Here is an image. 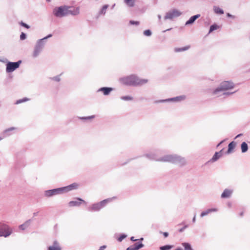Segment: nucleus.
Here are the masks:
<instances>
[{
	"label": "nucleus",
	"mask_w": 250,
	"mask_h": 250,
	"mask_svg": "<svg viewBox=\"0 0 250 250\" xmlns=\"http://www.w3.org/2000/svg\"><path fill=\"white\" fill-rule=\"evenodd\" d=\"M160 233H163V235H164V236L165 238H166V237H168V235H169V234H168V233L167 232H161H161H160Z\"/></svg>",
	"instance_id": "48"
},
{
	"label": "nucleus",
	"mask_w": 250,
	"mask_h": 250,
	"mask_svg": "<svg viewBox=\"0 0 250 250\" xmlns=\"http://www.w3.org/2000/svg\"><path fill=\"white\" fill-rule=\"evenodd\" d=\"M236 91H234V92H224L223 93V95H225L226 96H229L231 94H233V93H235Z\"/></svg>",
	"instance_id": "43"
},
{
	"label": "nucleus",
	"mask_w": 250,
	"mask_h": 250,
	"mask_svg": "<svg viewBox=\"0 0 250 250\" xmlns=\"http://www.w3.org/2000/svg\"><path fill=\"white\" fill-rule=\"evenodd\" d=\"M171 29V28H169V29H167V30H166L164 31V32H166V31H169V30H170Z\"/></svg>",
	"instance_id": "58"
},
{
	"label": "nucleus",
	"mask_w": 250,
	"mask_h": 250,
	"mask_svg": "<svg viewBox=\"0 0 250 250\" xmlns=\"http://www.w3.org/2000/svg\"><path fill=\"white\" fill-rule=\"evenodd\" d=\"M241 149L242 152L243 153L246 152L248 151V145L245 142H243L241 144Z\"/></svg>",
	"instance_id": "24"
},
{
	"label": "nucleus",
	"mask_w": 250,
	"mask_h": 250,
	"mask_svg": "<svg viewBox=\"0 0 250 250\" xmlns=\"http://www.w3.org/2000/svg\"><path fill=\"white\" fill-rule=\"evenodd\" d=\"M182 245L184 248L185 250H193L190 243L188 242H183Z\"/></svg>",
	"instance_id": "26"
},
{
	"label": "nucleus",
	"mask_w": 250,
	"mask_h": 250,
	"mask_svg": "<svg viewBox=\"0 0 250 250\" xmlns=\"http://www.w3.org/2000/svg\"><path fill=\"white\" fill-rule=\"evenodd\" d=\"M106 248V245H103L101 246L98 250H104Z\"/></svg>",
	"instance_id": "49"
},
{
	"label": "nucleus",
	"mask_w": 250,
	"mask_h": 250,
	"mask_svg": "<svg viewBox=\"0 0 250 250\" xmlns=\"http://www.w3.org/2000/svg\"><path fill=\"white\" fill-rule=\"evenodd\" d=\"M173 247H174L173 245H164V246L160 247L159 249L160 250H170Z\"/></svg>",
	"instance_id": "29"
},
{
	"label": "nucleus",
	"mask_w": 250,
	"mask_h": 250,
	"mask_svg": "<svg viewBox=\"0 0 250 250\" xmlns=\"http://www.w3.org/2000/svg\"><path fill=\"white\" fill-rule=\"evenodd\" d=\"M190 48V46H186L183 47H177L174 48V51L175 52H179L187 50Z\"/></svg>",
	"instance_id": "27"
},
{
	"label": "nucleus",
	"mask_w": 250,
	"mask_h": 250,
	"mask_svg": "<svg viewBox=\"0 0 250 250\" xmlns=\"http://www.w3.org/2000/svg\"><path fill=\"white\" fill-rule=\"evenodd\" d=\"M76 200L71 201L69 202L68 206L71 207H78L80 206L82 203L86 204V202L83 199L80 198H77Z\"/></svg>",
	"instance_id": "12"
},
{
	"label": "nucleus",
	"mask_w": 250,
	"mask_h": 250,
	"mask_svg": "<svg viewBox=\"0 0 250 250\" xmlns=\"http://www.w3.org/2000/svg\"><path fill=\"white\" fill-rule=\"evenodd\" d=\"M217 210V208H208V209H207L206 210L202 212L200 214V217H203L206 215H207L209 213H211L212 212H215Z\"/></svg>",
	"instance_id": "19"
},
{
	"label": "nucleus",
	"mask_w": 250,
	"mask_h": 250,
	"mask_svg": "<svg viewBox=\"0 0 250 250\" xmlns=\"http://www.w3.org/2000/svg\"><path fill=\"white\" fill-rule=\"evenodd\" d=\"M127 162H125V163L123 164V165H125V164H126Z\"/></svg>",
	"instance_id": "61"
},
{
	"label": "nucleus",
	"mask_w": 250,
	"mask_h": 250,
	"mask_svg": "<svg viewBox=\"0 0 250 250\" xmlns=\"http://www.w3.org/2000/svg\"><path fill=\"white\" fill-rule=\"evenodd\" d=\"M121 99L124 101L132 100L133 99V97L129 96H124L121 97Z\"/></svg>",
	"instance_id": "37"
},
{
	"label": "nucleus",
	"mask_w": 250,
	"mask_h": 250,
	"mask_svg": "<svg viewBox=\"0 0 250 250\" xmlns=\"http://www.w3.org/2000/svg\"><path fill=\"white\" fill-rule=\"evenodd\" d=\"M2 139V138L0 137V141Z\"/></svg>",
	"instance_id": "59"
},
{
	"label": "nucleus",
	"mask_w": 250,
	"mask_h": 250,
	"mask_svg": "<svg viewBox=\"0 0 250 250\" xmlns=\"http://www.w3.org/2000/svg\"><path fill=\"white\" fill-rule=\"evenodd\" d=\"M52 36V35L50 34H48L47 36L37 41L34 47V49L32 55L33 58H36L39 56L44 46L46 40Z\"/></svg>",
	"instance_id": "3"
},
{
	"label": "nucleus",
	"mask_w": 250,
	"mask_h": 250,
	"mask_svg": "<svg viewBox=\"0 0 250 250\" xmlns=\"http://www.w3.org/2000/svg\"><path fill=\"white\" fill-rule=\"evenodd\" d=\"M219 26L216 23H214L210 25L209 27L208 33H210L214 30H216L219 28Z\"/></svg>",
	"instance_id": "30"
},
{
	"label": "nucleus",
	"mask_w": 250,
	"mask_h": 250,
	"mask_svg": "<svg viewBox=\"0 0 250 250\" xmlns=\"http://www.w3.org/2000/svg\"><path fill=\"white\" fill-rule=\"evenodd\" d=\"M27 37L26 34L24 33V32H21V35H20V40H24L26 39Z\"/></svg>",
	"instance_id": "40"
},
{
	"label": "nucleus",
	"mask_w": 250,
	"mask_h": 250,
	"mask_svg": "<svg viewBox=\"0 0 250 250\" xmlns=\"http://www.w3.org/2000/svg\"><path fill=\"white\" fill-rule=\"evenodd\" d=\"M242 135H243V134H242V133L239 134H238L237 135H236V136H235V138H234V139H237V138H239V137H240L242 136Z\"/></svg>",
	"instance_id": "51"
},
{
	"label": "nucleus",
	"mask_w": 250,
	"mask_h": 250,
	"mask_svg": "<svg viewBox=\"0 0 250 250\" xmlns=\"http://www.w3.org/2000/svg\"><path fill=\"white\" fill-rule=\"evenodd\" d=\"M213 9L214 13L217 14L222 15L224 13V10L218 6H214Z\"/></svg>",
	"instance_id": "23"
},
{
	"label": "nucleus",
	"mask_w": 250,
	"mask_h": 250,
	"mask_svg": "<svg viewBox=\"0 0 250 250\" xmlns=\"http://www.w3.org/2000/svg\"><path fill=\"white\" fill-rule=\"evenodd\" d=\"M188 227V225H185L183 227H182V228H181L179 229V232H182Z\"/></svg>",
	"instance_id": "44"
},
{
	"label": "nucleus",
	"mask_w": 250,
	"mask_h": 250,
	"mask_svg": "<svg viewBox=\"0 0 250 250\" xmlns=\"http://www.w3.org/2000/svg\"><path fill=\"white\" fill-rule=\"evenodd\" d=\"M38 213H39V212H38V211L36 212H34V213H33V216H34V217H35V216H37V215H38Z\"/></svg>",
	"instance_id": "53"
},
{
	"label": "nucleus",
	"mask_w": 250,
	"mask_h": 250,
	"mask_svg": "<svg viewBox=\"0 0 250 250\" xmlns=\"http://www.w3.org/2000/svg\"><path fill=\"white\" fill-rule=\"evenodd\" d=\"M181 13L176 9H173L172 11L166 13L164 17L165 20L170 19L172 20L173 18H177L180 16Z\"/></svg>",
	"instance_id": "10"
},
{
	"label": "nucleus",
	"mask_w": 250,
	"mask_h": 250,
	"mask_svg": "<svg viewBox=\"0 0 250 250\" xmlns=\"http://www.w3.org/2000/svg\"><path fill=\"white\" fill-rule=\"evenodd\" d=\"M47 250H61V248L60 247L49 246L48 247Z\"/></svg>",
	"instance_id": "38"
},
{
	"label": "nucleus",
	"mask_w": 250,
	"mask_h": 250,
	"mask_svg": "<svg viewBox=\"0 0 250 250\" xmlns=\"http://www.w3.org/2000/svg\"><path fill=\"white\" fill-rule=\"evenodd\" d=\"M136 0H124V2L129 7H132L135 5V2Z\"/></svg>",
	"instance_id": "28"
},
{
	"label": "nucleus",
	"mask_w": 250,
	"mask_h": 250,
	"mask_svg": "<svg viewBox=\"0 0 250 250\" xmlns=\"http://www.w3.org/2000/svg\"><path fill=\"white\" fill-rule=\"evenodd\" d=\"M224 141V140H223L222 141H221L217 146H219Z\"/></svg>",
	"instance_id": "56"
},
{
	"label": "nucleus",
	"mask_w": 250,
	"mask_h": 250,
	"mask_svg": "<svg viewBox=\"0 0 250 250\" xmlns=\"http://www.w3.org/2000/svg\"><path fill=\"white\" fill-rule=\"evenodd\" d=\"M192 221L193 223H195L196 221V214L194 215V217L192 218Z\"/></svg>",
	"instance_id": "52"
},
{
	"label": "nucleus",
	"mask_w": 250,
	"mask_h": 250,
	"mask_svg": "<svg viewBox=\"0 0 250 250\" xmlns=\"http://www.w3.org/2000/svg\"><path fill=\"white\" fill-rule=\"evenodd\" d=\"M143 34L146 37H150L152 35V32L150 29H147L144 31Z\"/></svg>",
	"instance_id": "35"
},
{
	"label": "nucleus",
	"mask_w": 250,
	"mask_h": 250,
	"mask_svg": "<svg viewBox=\"0 0 250 250\" xmlns=\"http://www.w3.org/2000/svg\"><path fill=\"white\" fill-rule=\"evenodd\" d=\"M47 1H50V0H46Z\"/></svg>",
	"instance_id": "62"
},
{
	"label": "nucleus",
	"mask_w": 250,
	"mask_h": 250,
	"mask_svg": "<svg viewBox=\"0 0 250 250\" xmlns=\"http://www.w3.org/2000/svg\"><path fill=\"white\" fill-rule=\"evenodd\" d=\"M29 100H30V99L29 98H26V97H24V98H23L22 99L17 100L16 102H15V104H21V103H24V102H27V101H28Z\"/></svg>",
	"instance_id": "32"
},
{
	"label": "nucleus",
	"mask_w": 250,
	"mask_h": 250,
	"mask_svg": "<svg viewBox=\"0 0 250 250\" xmlns=\"http://www.w3.org/2000/svg\"><path fill=\"white\" fill-rule=\"evenodd\" d=\"M31 220L29 219L27 221H26L25 222H24L23 224L19 226V228L21 230H25L29 226V222H30Z\"/></svg>",
	"instance_id": "25"
},
{
	"label": "nucleus",
	"mask_w": 250,
	"mask_h": 250,
	"mask_svg": "<svg viewBox=\"0 0 250 250\" xmlns=\"http://www.w3.org/2000/svg\"><path fill=\"white\" fill-rule=\"evenodd\" d=\"M226 16L228 18H232V19H235L236 18V17L235 16L232 15L229 13H227Z\"/></svg>",
	"instance_id": "45"
},
{
	"label": "nucleus",
	"mask_w": 250,
	"mask_h": 250,
	"mask_svg": "<svg viewBox=\"0 0 250 250\" xmlns=\"http://www.w3.org/2000/svg\"><path fill=\"white\" fill-rule=\"evenodd\" d=\"M243 214H244V212H241L240 213L239 215H240V216L242 217V216H243Z\"/></svg>",
	"instance_id": "57"
},
{
	"label": "nucleus",
	"mask_w": 250,
	"mask_h": 250,
	"mask_svg": "<svg viewBox=\"0 0 250 250\" xmlns=\"http://www.w3.org/2000/svg\"><path fill=\"white\" fill-rule=\"evenodd\" d=\"M223 150H224V148L222 149L219 151L217 152V153H219V155H220V157H221L224 154Z\"/></svg>",
	"instance_id": "47"
},
{
	"label": "nucleus",
	"mask_w": 250,
	"mask_h": 250,
	"mask_svg": "<svg viewBox=\"0 0 250 250\" xmlns=\"http://www.w3.org/2000/svg\"><path fill=\"white\" fill-rule=\"evenodd\" d=\"M234 86V84L232 82L230 81H224L220 83L219 86L214 89L212 93L213 95H216L220 91L231 89Z\"/></svg>",
	"instance_id": "4"
},
{
	"label": "nucleus",
	"mask_w": 250,
	"mask_h": 250,
	"mask_svg": "<svg viewBox=\"0 0 250 250\" xmlns=\"http://www.w3.org/2000/svg\"><path fill=\"white\" fill-rule=\"evenodd\" d=\"M12 233V229L6 231H3V232L0 231V237H4L5 238H6L10 236Z\"/></svg>",
	"instance_id": "21"
},
{
	"label": "nucleus",
	"mask_w": 250,
	"mask_h": 250,
	"mask_svg": "<svg viewBox=\"0 0 250 250\" xmlns=\"http://www.w3.org/2000/svg\"><path fill=\"white\" fill-rule=\"evenodd\" d=\"M19 24L22 27L26 28L29 29L30 28V26L26 24V23L23 22L22 21H21Z\"/></svg>",
	"instance_id": "39"
},
{
	"label": "nucleus",
	"mask_w": 250,
	"mask_h": 250,
	"mask_svg": "<svg viewBox=\"0 0 250 250\" xmlns=\"http://www.w3.org/2000/svg\"><path fill=\"white\" fill-rule=\"evenodd\" d=\"M78 184L74 183L66 187H62L63 193L78 188Z\"/></svg>",
	"instance_id": "14"
},
{
	"label": "nucleus",
	"mask_w": 250,
	"mask_h": 250,
	"mask_svg": "<svg viewBox=\"0 0 250 250\" xmlns=\"http://www.w3.org/2000/svg\"><path fill=\"white\" fill-rule=\"evenodd\" d=\"M150 160L169 162L174 164H177L180 167L186 164V160L184 157L177 154L166 155L162 157H158L155 153L145 154L144 155Z\"/></svg>",
	"instance_id": "1"
},
{
	"label": "nucleus",
	"mask_w": 250,
	"mask_h": 250,
	"mask_svg": "<svg viewBox=\"0 0 250 250\" xmlns=\"http://www.w3.org/2000/svg\"><path fill=\"white\" fill-rule=\"evenodd\" d=\"M133 159H131V160H133ZM130 160H131V159H129V160H128V162H129V161H130Z\"/></svg>",
	"instance_id": "60"
},
{
	"label": "nucleus",
	"mask_w": 250,
	"mask_h": 250,
	"mask_svg": "<svg viewBox=\"0 0 250 250\" xmlns=\"http://www.w3.org/2000/svg\"><path fill=\"white\" fill-rule=\"evenodd\" d=\"M53 247H59V243L57 240H54L53 243Z\"/></svg>",
	"instance_id": "46"
},
{
	"label": "nucleus",
	"mask_w": 250,
	"mask_h": 250,
	"mask_svg": "<svg viewBox=\"0 0 250 250\" xmlns=\"http://www.w3.org/2000/svg\"><path fill=\"white\" fill-rule=\"evenodd\" d=\"M231 193H232L231 190L228 189H225L221 194V198H229L230 196Z\"/></svg>",
	"instance_id": "20"
},
{
	"label": "nucleus",
	"mask_w": 250,
	"mask_h": 250,
	"mask_svg": "<svg viewBox=\"0 0 250 250\" xmlns=\"http://www.w3.org/2000/svg\"><path fill=\"white\" fill-rule=\"evenodd\" d=\"M95 117V115H91V116H87V117H79V118L83 121H86V120H90V119H93Z\"/></svg>",
	"instance_id": "34"
},
{
	"label": "nucleus",
	"mask_w": 250,
	"mask_h": 250,
	"mask_svg": "<svg viewBox=\"0 0 250 250\" xmlns=\"http://www.w3.org/2000/svg\"><path fill=\"white\" fill-rule=\"evenodd\" d=\"M21 62L22 61L21 60L16 62H8L6 64V72L7 73H11L20 67Z\"/></svg>",
	"instance_id": "7"
},
{
	"label": "nucleus",
	"mask_w": 250,
	"mask_h": 250,
	"mask_svg": "<svg viewBox=\"0 0 250 250\" xmlns=\"http://www.w3.org/2000/svg\"><path fill=\"white\" fill-rule=\"evenodd\" d=\"M129 23L130 24H131V25H139L140 22L138 21H133V20H130L129 21Z\"/></svg>",
	"instance_id": "41"
},
{
	"label": "nucleus",
	"mask_w": 250,
	"mask_h": 250,
	"mask_svg": "<svg viewBox=\"0 0 250 250\" xmlns=\"http://www.w3.org/2000/svg\"><path fill=\"white\" fill-rule=\"evenodd\" d=\"M143 240H144V238L143 237H141L140 239H138V241H139L138 242H142V241H143Z\"/></svg>",
	"instance_id": "55"
},
{
	"label": "nucleus",
	"mask_w": 250,
	"mask_h": 250,
	"mask_svg": "<svg viewBox=\"0 0 250 250\" xmlns=\"http://www.w3.org/2000/svg\"><path fill=\"white\" fill-rule=\"evenodd\" d=\"M200 16V14H196L191 16L189 20L186 22L185 25L188 26L192 24Z\"/></svg>",
	"instance_id": "16"
},
{
	"label": "nucleus",
	"mask_w": 250,
	"mask_h": 250,
	"mask_svg": "<svg viewBox=\"0 0 250 250\" xmlns=\"http://www.w3.org/2000/svg\"><path fill=\"white\" fill-rule=\"evenodd\" d=\"M121 83L127 86H137L142 85L147 83V79H140L135 75H130L120 79Z\"/></svg>",
	"instance_id": "2"
},
{
	"label": "nucleus",
	"mask_w": 250,
	"mask_h": 250,
	"mask_svg": "<svg viewBox=\"0 0 250 250\" xmlns=\"http://www.w3.org/2000/svg\"><path fill=\"white\" fill-rule=\"evenodd\" d=\"M158 18L159 21H160L161 20V16L160 15H158Z\"/></svg>",
	"instance_id": "54"
},
{
	"label": "nucleus",
	"mask_w": 250,
	"mask_h": 250,
	"mask_svg": "<svg viewBox=\"0 0 250 250\" xmlns=\"http://www.w3.org/2000/svg\"><path fill=\"white\" fill-rule=\"evenodd\" d=\"M50 79L55 81L56 82H60V78L59 75L56 76L54 77L50 78Z\"/></svg>",
	"instance_id": "42"
},
{
	"label": "nucleus",
	"mask_w": 250,
	"mask_h": 250,
	"mask_svg": "<svg viewBox=\"0 0 250 250\" xmlns=\"http://www.w3.org/2000/svg\"><path fill=\"white\" fill-rule=\"evenodd\" d=\"M144 247V245L141 242H138L126 248V250H139Z\"/></svg>",
	"instance_id": "15"
},
{
	"label": "nucleus",
	"mask_w": 250,
	"mask_h": 250,
	"mask_svg": "<svg viewBox=\"0 0 250 250\" xmlns=\"http://www.w3.org/2000/svg\"><path fill=\"white\" fill-rule=\"evenodd\" d=\"M114 90V88L110 87H102L99 88L97 90V92H102L104 96H107L109 95L110 92Z\"/></svg>",
	"instance_id": "13"
},
{
	"label": "nucleus",
	"mask_w": 250,
	"mask_h": 250,
	"mask_svg": "<svg viewBox=\"0 0 250 250\" xmlns=\"http://www.w3.org/2000/svg\"><path fill=\"white\" fill-rule=\"evenodd\" d=\"M80 13V8L79 7H74L73 6L67 5V16L71 15L72 16H77Z\"/></svg>",
	"instance_id": "11"
},
{
	"label": "nucleus",
	"mask_w": 250,
	"mask_h": 250,
	"mask_svg": "<svg viewBox=\"0 0 250 250\" xmlns=\"http://www.w3.org/2000/svg\"><path fill=\"white\" fill-rule=\"evenodd\" d=\"M63 193L62 188H59L45 190L44 192V196L46 197L49 198L55 195L62 194Z\"/></svg>",
	"instance_id": "8"
},
{
	"label": "nucleus",
	"mask_w": 250,
	"mask_h": 250,
	"mask_svg": "<svg viewBox=\"0 0 250 250\" xmlns=\"http://www.w3.org/2000/svg\"><path fill=\"white\" fill-rule=\"evenodd\" d=\"M220 158H221L220 155H219L218 153H217V152H215L214 154L213 155V157L206 163V165H207L209 163H213L214 162H216Z\"/></svg>",
	"instance_id": "18"
},
{
	"label": "nucleus",
	"mask_w": 250,
	"mask_h": 250,
	"mask_svg": "<svg viewBox=\"0 0 250 250\" xmlns=\"http://www.w3.org/2000/svg\"><path fill=\"white\" fill-rule=\"evenodd\" d=\"M108 7V4H105L104 5L102 8H101V9L100 10V11H99V14L100 15H104L106 13V10L107 9V8Z\"/></svg>",
	"instance_id": "31"
},
{
	"label": "nucleus",
	"mask_w": 250,
	"mask_h": 250,
	"mask_svg": "<svg viewBox=\"0 0 250 250\" xmlns=\"http://www.w3.org/2000/svg\"><path fill=\"white\" fill-rule=\"evenodd\" d=\"M111 200V198H108L99 203H94L92 205L91 207L88 208V210L89 211H98L105 207L106 204Z\"/></svg>",
	"instance_id": "6"
},
{
	"label": "nucleus",
	"mask_w": 250,
	"mask_h": 250,
	"mask_svg": "<svg viewBox=\"0 0 250 250\" xmlns=\"http://www.w3.org/2000/svg\"><path fill=\"white\" fill-rule=\"evenodd\" d=\"M11 229V228L6 224L4 223H0V231L3 232Z\"/></svg>",
	"instance_id": "22"
},
{
	"label": "nucleus",
	"mask_w": 250,
	"mask_h": 250,
	"mask_svg": "<svg viewBox=\"0 0 250 250\" xmlns=\"http://www.w3.org/2000/svg\"><path fill=\"white\" fill-rule=\"evenodd\" d=\"M186 99V96L185 95H181L179 96H176L173 98H170L168 99H166L165 100H160L158 101H156L155 103H165L167 102H178L181 101H183Z\"/></svg>",
	"instance_id": "9"
},
{
	"label": "nucleus",
	"mask_w": 250,
	"mask_h": 250,
	"mask_svg": "<svg viewBox=\"0 0 250 250\" xmlns=\"http://www.w3.org/2000/svg\"><path fill=\"white\" fill-rule=\"evenodd\" d=\"M130 240L133 242H135V241H138V239H135L134 236H132L130 237Z\"/></svg>",
	"instance_id": "50"
},
{
	"label": "nucleus",
	"mask_w": 250,
	"mask_h": 250,
	"mask_svg": "<svg viewBox=\"0 0 250 250\" xmlns=\"http://www.w3.org/2000/svg\"><path fill=\"white\" fill-rule=\"evenodd\" d=\"M53 14L57 18L67 16V5L55 7L53 9Z\"/></svg>",
	"instance_id": "5"
},
{
	"label": "nucleus",
	"mask_w": 250,
	"mask_h": 250,
	"mask_svg": "<svg viewBox=\"0 0 250 250\" xmlns=\"http://www.w3.org/2000/svg\"><path fill=\"white\" fill-rule=\"evenodd\" d=\"M127 237V235L125 234H124V233H122V234H121L119 236V237L117 238V240L121 242H122L124 239H125V238H126Z\"/></svg>",
	"instance_id": "36"
},
{
	"label": "nucleus",
	"mask_w": 250,
	"mask_h": 250,
	"mask_svg": "<svg viewBox=\"0 0 250 250\" xmlns=\"http://www.w3.org/2000/svg\"><path fill=\"white\" fill-rule=\"evenodd\" d=\"M236 145V143L234 141L229 143V144L228 145V148L226 152V154H229L231 153L233 151V149L235 148Z\"/></svg>",
	"instance_id": "17"
},
{
	"label": "nucleus",
	"mask_w": 250,
	"mask_h": 250,
	"mask_svg": "<svg viewBox=\"0 0 250 250\" xmlns=\"http://www.w3.org/2000/svg\"><path fill=\"white\" fill-rule=\"evenodd\" d=\"M15 129L14 127H10L9 128H7L6 129H5L4 132H3V135L6 136H9L10 135V134L9 133V132L12 131V130H13L14 129Z\"/></svg>",
	"instance_id": "33"
}]
</instances>
